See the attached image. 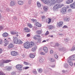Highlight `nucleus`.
<instances>
[{
    "label": "nucleus",
    "mask_w": 75,
    "mask_h": 75,
    "mask_svg": "<svg viewBox=\"0 0 75 75\" xmlns=\"http://www.w3.org/2000/svg\"><path fill=\"white\" fill-rule=\"evenodd\" d=\"M68 59H69L71 61H74V60H75V57H70Z\"/></svg>",
    "instance_id": "19"
},
{
    "label": "nucleus",
    "mask_w": 75,
    "mask_h": 75,
    "mask_svg": "<svg viewBox=\"0 0 75 75\" xmlns=\"http://www.w3.org/2000/svg\"><path fill=\"white\" fill-rule=\"evenodd\" d=\"M13 41L14 43L16 44H23V42L21 40H18V38L16 37H15L13 38Z\"/></svg>",
    "instance_id": "2"
},
{
    "label": "nucleus",
    "mask_w": 75,
    "mask_h": 75,
    "mask_svg": "<svg viewBox=\"0 0 75 75\" xmlns=\"http://www.w3.org/2000/svg\"><path fill=\"white\" fill-rule=\"evenodd\" d=\"M8 40H6V41H4V43H5V44H4V47H6V46H7V44H8Z\"/></svg>",
    "instance_id": "25"
},
{
    "label": "nucleus",
    "mask_w": 75,
    "mask_h": 75,
    "mask_svg": "<svg viewBox=\"0 0 75 75\" xmlns=\"http://www.w3.org/2000/svg\"><path fill=\"white\" fill-rule=\"evenodd\" d=\"M18 3L19 5H22L24 4V2L22 1H19L18 2Z\"/></svg>",
    "instance_id": "26"
},
{
    "label": "nucleus",
    "mask_w": 75,
    "mask_h": 75,
    "mask_svg": "<svg viewBox=\"0 0 75 75\" xmlns=\"http://www.w3.org/2000/svg\"><path fill=\"white\" fill-rule=\"evenodd\" d=\"M75 50V46H74L71 48V51H74Z\"/></svg>",
    "instance_id": "40"
},
{
    "label": "nucleus",
    "mask_w": 75,
    "mask_h": 75,
    "mask_svg": "<svg viewBox=\"0 0 75 75\" xmlns=\"http://www.w3.org/2000/svg\"><path fill=\"white\" fill-rule=\"evenodd\" d=\"M55 2V1H53L52 0H48L46 4H47L48 6H51V5H54V2Z\"/></svg>",
    "instance_id": "4"
},
{
    "label": "nucleus",
    "mask_w": 75,
    "mask_h": 75,
    "mask_svg": "<svg viewBox=\"0 0 75 75\" xmlns=\"http://www.w3.org/2000/svg\"><path fill=\"white\" fill-rule=\"evenodd\" d=\"M59 50L60 51H63L64 50V51H65V50H64V48H62V49H59Z\"/></svg>",
    "instance_id": "48"
},
{
    "label": "nucleus",
    "mask_w": 75,
    "mask_h": 75,
    "mask_svg": "<svg viewBox=\"0 0 75 75\" xmlns=\"http://www.w3.org/2000/svg\"><path fill=\"white\" fill-rule=\"evenodd\" d=\"M67 60L68 61V62L69 63V64L70 66H72L73 65V63L71 62V60H70L69 59H67Z\"/></svg>",
    "instance_id": "14"
},
{
    "label": "nucleus",
    "mask_w": 75,
    "mask_h": 75,
    "mask_svg": "<svg viewBox=\"0 0 75 75\" xmlns=\"http://www.w3.org/2000/svg\"><path fill=\"white\" fill-rule=\"evenodd\" d=\"M64 6L63 4H58L55 5L53 7L54 10H57L59 9V8H61L62 7Z\"/></svg>",
    "instance_id": "3"
},
{
    "label": "nucleus",
    "mask_w": 75,
    "mask_h": 75,
    "mask_svg": "<svg viewBox=\"0 0 75 75\" xmlns=\"http://www.w3.org/2000/svg\"><path fill=\"white\" fill-rule=\"evenodd\" d=\"M63 24H64V22L63 21H60L59 23H57V25H58V27H62V26Z\"/></svg>",
    "instance_id": "10"
},
{
    "label": "nucleus",
    "mask_w": 75,
    "mask_h": 75,
    "mask_svg": "<svg viewBox=\"0 0 75 75\" xmlns=\"http://www.w3.org/2000/svg\"><path fill=\"white\" fill-rule=\"evenodd\" d=\"M8 40L9 41H10V40H11V38H8Z\"/></svg>",
    "instance_id": "59"
},
{
    "label": "nucleus",
    "mask_w": 75,
    "mask_h": 75,
    "mask_svg": "<svg viewBox=\"0 0 75 75\" xmlns=\"http://www.w3.org/2000/svg\"><path fill=\"white\" fill-rule=\"evenodd\" d=\"M16 73L15 72H13L11 73V75H16Z\"/></svg>",
    "instance_id": "44"
},
{
    "label": "nucleus",
    "mask_w": 75,
    "mask_h": 75,
    "mask_svg": "<svg viewBox=\"0 0 75 75\" xmlns=\"http://www.w3.org/2000/svg\"><path fill=\"white\" fill-rule=\"evenodd\" d=\"M4 28L2 26H0V31H1V30H3V29Z\"/></svg>",
    "instance_id": "52"
},
{
    "label": "nucleus",
    "mask_w": 75,
    "mask_h": 75,
    "mask_svg": "<svg viewBox=\"0 0 75 75\" xmlns=\"http://www.w3.org/2000/svg\"><path fill=\"white\" fill-rule=\"evenodd\" d=\"M48 28H49V30H51V28H52V26H51V25H49Z\"/></svg>",
    "instance_id": "50"
},
{
    "label": "nucleus",
    "mask_w": 75,
    "mask_h": 75,
    "mask_svg": "<svg viewBox=\"0 0 75 75\" xmlns=\"http://www.w3.org/2000/svg\"><path fill=\"white\" fill-rule=\"evenodd\" d=\"M27 25L29 28H32V27H33L30 23H28Z\"/></svg>",
    "instance_id": "29"
},
{
    "label": "nucleus",
    "mask_w": 75,
    "mask_h": 75,
    "mask_svg": "<svg viewBox=\"0 0 75 75\" xmlns=\"http://www.w3.org/2000/svg\"><path fill=\"white\" fill-rule=\"evenodd\" d=\"M32 21L33 22L35 23H37V20L36 19H31Z\"/></svg>",
    "instance_id": "31"
},
{
    "label": "nucleus",
    "mask_w": 75,
    "mask_h": 75,
    "mask_svg": "<svg viewBox=\"0 0 75 75\" xmlns=\"http://www.w3.org/2000/svg\"><path fill=\"white\" fill-rule=\"evenodd\" d=\"M41 18L42 20H44L45 18V17L44 16H42Z\"/></svg>",
    "instance_id": "43"
},
{
    "label": "nucleus",
    "mask_w": 75,
    "mask_h": 75,
    "mask_svg": "<svg viewBox=\"0 0 75 75\" xmlns=\"http://www.w3.org/2000/svg\"><path fill=\"white\" fill-rule=\"evenodd\" d=\"M64 20L65 21H69V19L68 18H65L64 19Z\"/></svg>",
    "instance_id": "41"
},
{
    "label": "nucleus",
    "mask_w": 75,
    "mask_h": 75,
    "mask_svg": "<svg viewBox=\"0 0 75 75\" xmlns=\"http://www.w3.org/2000/svg\"><path fill=\"white\" fill-rule=\"evenodd\" d=\"M24 65H29V63L25 62H24Z\"/></svg>",
    "instance_id": "33"
},
{
    "label": "nucleus",
    "mask_w": 75,
    "mask_h": 75,
    "mask_svg": "<svg viewBox=\"0 0 75 75\" xmlns=\"http://www.w3.org/2000/svg\"><path fill=\"white\" fill-rule=\"evenodd\" d=\"M6 70H7L8 71H10L11 69V68L10 67H6Z\"/></svg>",
    "instance_id": "27"
},
{
    "label": "nucleus",
    "mask_w": 75,
    "mask_h": 75,
    "mask_svg": "<svg viewBox=\"0 0 75 75\" xmlns=\"http://www.w3.org/2000/svg\"><path fill=\"white\" fill-rule=\"evenodd\" d=\"M30 57H35V55H34V53H30Z\"/></svg>",
    "instance_id": "35"
},
{
    "label": "nucleus",
    "mask_w": 75,
    "mask_h": 75,
    "mask_svg": "<svg viewBox=\"0 0 75 75\" xmlns=\"http://www.w3.org/2000/svg\"><path fill=\"white\" fill-rule=\"evenodd\" d=\"M63 28H68V26L67 25H64V26L63 27Z\"/></svg>",
    "instance_id": "53"
},
{
    "label": "nucleus",
    "mask_w": 75,
    "mask_h": 75,
    "mask_svg": "<svg viewBox=\"0 0 75 75\" xmlns=\"http://www.w3.org/2000/svg\"><path fill=\"white\" fill-rule=\"evenodd\" d=\"M67 8H62L61 10V13L63 14H65V13L67 12Z\"/></svg>",
    "instance_id": "7"
},
{
    "label": "nucleus",
    "mask_w": 75,
    "mask_h": 75,
    "mask_svg": "<svg viewBox=\"0 0 75 75\" xmlns=\"http://www.w3.org/2000/svg\"><path fill=\"white\" fill-rule=\"evenodd\" d=\"M48 34H49V32L48 31H47L45 33V35H48Z\"/></svg>",
    "instance_id": "42"
},
{
    "label": "nucleus",
    "mask_w": 75,
    "mask_h": 75,
    "mask_svg": "<svg viewBox=\"0 0 75 75\" xmlns=\"http://www.w3.org/2000/svg\"><path fill=\"white\" fill-rule=\"evenodd\" d=\"M33 71L34 74H37V71H36V70L35 69H33Z\"/></svg>",
    "instance_id": "37"
},
{
    "label": "nucleus",
    "mask_w": 75,
    "mask_h": 75,
    "mask_svg": "<svg viewBox=\"0 0 75 75\" xmlns=\"http://www.w3.org/2000/svg\"><path fill=\"white\" fill-rule=\"evenodd\" d=\"M33 39L36 40L38 39V41H40L41 40V36L40 35H36L34 36Z\"/></svg>",
    "instance_id": "6"
},
{
    "label": "nucleus",
    "mask_w": 75,
    "mask_h": 75,
    "mask_svg": "<svg viewBox=\"0 0 75 75\" xmlns=\"http://www.w3.org/2000/svg\"><path fill=\"white\" fill-rule=\"evenodd\" d=\"M30 58H34V57H30Z\"/></svg>",
    "instance_id": "60"
},
{
    "label": "nucleus",
    "mask_w": 75,
    "mask_h": 75,
    "mask_svg": "<svg viewBox=\"0 0 75 75\" xmlns=\"http://www.w3.org/2000/svg\"><path fill=\"white\" fill-rule=\"evenodd\" d=\"M57 54H55L54 55V57H57Z\"/></svg>",
    "instance_id": "63"
},
{
    "label": "nucleus",
    "mask_w": 75,
    "mask_h": 75,
    "mask_svg": "<svg viewBox=\"0 0 75 75\" xmlns=\"http://www.w3.org/2000/svg\"><path fill=\"white\" fill-rule=\"evenodd\" d=\"M39 61H40V62L42 63V62H43L44 61V59H40L39 60Z\"/></svg>",
    "instance_id": "39"
},
{
    "label": "nucleus",
    "mask_w": 75,
    "mask_h": 75,
    "mask_svg": "<svg viewBox=\"0 0 75 75\" xmlns=\"http://www.w3.org/2000/svg\"><path fill=\"white\" fill-rule=\"evenodd\" d=\"M59 45V44H58V43H56L55 44V46H58V45Z\"/></svg>",
    "instance_id": "57"
},
{
    "label": "nucleus",
    "mask_w": 75,
    "mask_h": 75,
    "mask_svg": "<svg viewBox=\"0 0 75 75\" xmlns=\"http://www.w3.org/2000/svg\"><path fill=\"white\" fill-rule=\"evenodd\" d=\"M3 43V40L1 39H0V45Z\"/></svg>",
    "instance_id": "46"
},
{
    "label": "nucleus",
    "mask_w": 75,
    "mask_h": 75,
    "mask_svg": "<svg viewBox=\"0 0 75 75\" xmlns=\"http://www.w3.org/2000/svg\"><path fill=\"white\" fill-rule=\"evenodd\" d=\"M11 33L12 35H14V34H18V32H14V31H12L11 32Z\"/></svg>",
    "instance_id": "22"
},
{
    "label": "nucleus",
    "mask_w": 75,
    "mask_h": 75,
    "mask_svg": "<svg viewBox=\"0 0 75 75\" xmlns=\"http://www.w3.org/2000/svg\"><path fill=\"white\" fill-rule=\"evenodd\" d=\"M14 5V1H12L11 2L10 6H13Z\"/></svg>",
    "instance_id": "24"
},
{
    "label": "nucleus",
    "mask_w": 75,
    "mask_h": 75,
    "mask_svg": "<svg viewBox=\"0 0 75 75\" xmlns=\"http://www.w3.org/2000/svg\"><path fill=\"white\" fill-rule=\"evenodd\" d=\"M0 75H4V73L2 71H0Z\"/></svg>",
    "instance_id": "47"
},
{
    "label": "nucleus",
    "mask_w": 75,
    "mask_h": 75,
    "mask_svg": "<svg viewBox=\"0 0 75 75\" xmlns=\"http://www.w3.org/2000/svg\"><path fill=\"white\" fill-rule=\"evenodd\" d=\"M43 9L45 11H47L48 10V7L46 6H45L43 7Z\"/></svg>",
    "instance_id": "17"
},
{
    "label": "nucleus",
    "mask_w": 75,
    "mask_h": 75,
    "mask_svg": "<svg viewBox=\"0 0 75 75\" xmlns=\"http://www.w3.org/2000/svg\"><path fill=\"white\" fill-rule=\"evenodd\" d=\"M31 0H29L28 1L29 4H31Z\"/></svg>",
    "instance_id": "54"
},
{
    "label": "nucleus",
    "mask_w": 75,
    "mask_h": 75,
    "mask_svg": "<svg viewBox=\"0 0 75 75\" xmlns=\"http://www.w3.org/2000/svg\"><path fill=\"white\" fill-rule=\"evenodd\" d=\"M33 48H32L31 50L33 52H34L37 49V46L35 45V44L33 46Z\"/></svg>",
    "instance_id": "11"
},
{
    "label": "nucleus",
    "mask_w": 75,
    "mask_h": 75,
    "mask_svg": "<svg viewBox=\"0 0 75 75\" xmlns=\"http://www.w3.org/2000/svg\"><path fill=\"white\" fill-rule=\"evenodd\" d=\"M35 44L33 42H26L23 44V47L26 49H28L34 45Z\"/></svg>",
    "instance_id": "1"
},
{
    "label": "nucleus",
    "mask_w": 75,
    "mask_h": 75,
    "mask_svg": "<svg viewBox=\"0 0 75 75\" xmlns=\"http://www.w3.org/2000/svg\"><path fill=\"white\" fill-rule=\"evenodd\" d=\"M58 58V57H55V58H56V59H57V58Z\"/></svg>",
    "instance_id": "64"
},
{
    "label": "nucleus",
    "mask_w": 75,
    "mask_h": 75,
    "mask_svg": "<svg viewBox=\"0 0 75 75\" xmlns=\"http://www.w3.org/2000/svg\"><path fill=\"white\" fill-rule=\"evenodd\" d=\"M35 25L37 27H41V24H40L38 22L35 23Z\"/></svg>",
    "instance_id": "20"
},
{
    "label": "nucleus",
    "mask_w": 75,
    "mask_h": 75,
    "mask_svg": "<svg viewBox=\"0 0 75 75\" xmlns=\"http://www.w3.org/2000/svg\"><path fill=\"white\" fill-rule=\"evenodd\" d=\"M73 0H67L66 1V3L67 4H70V3H71L73 2Z\"/></svg>",
    "instance_id": "18"
},
{
    "label": "nucleus",
    "mask_w": 75,
    "mask_h": 75,
    "mask_svg": "<svg viewBox=\"0 0 75 75\" xmlns=\"http://www.w3.org/2000/svg\"><path fill=\"white\" fill-rule=\"evenodd\" d=\"M16 68L18 70H22V65L20 64H18L16 65Z\"/></svg>",
    "instance_id": "9"
},
{
    "label": "nucleus",
    "mask_w": 75,
    "mask_h": 75,
    "mask_svg": "<svg viewBox=\"0 0 75 75\" xmlns=\"http://www.w3.org/2000/svg\"><path fill=\"white\" fill-rule=\"evenodd\" d=\"M38 71L40 73H41L42 72V69L41 68L38 69Z\"/></svg>",
    "instance_id": "28"
},
{
    "label": "nucleus",
    "mask_w": 75,
    "mask_h": 75,
    "mask_svg": "<svg viewBox=\"0 0 75 75\" xmlns=\"http://www.w3.org/2000/svg\"><path fill=\"white\" fill-rule=\"evenodd\" d=\"M71 57H75V54H73L71 56Z\"/></svg>",
    "instance_id": "62"
},
{
    "label": "nucleus",
    "mask_w": 75,
    "mask_h": 75,
    "mask_svg": "<svg viewBox=\"0 0 75 75\" xmlns=\"http://www.w3.org/2000/svg\"><path fill=\"white\" fill-rule=\"evenodd\" d=\"M68 11H72V9H69Z\"/></svg>",
    "instance_id": "58"
},
{
    "label": "nucleus",
    "mask_w": 75,
    "mask_h": 75,
    "mask_svg": "<svg viewBox=\"0 0 75 75\" xmlns=\"http://www.w3.org/2000/svg\"><path fill=\"white\" fill-rule=\"evenodd\" d=\"M53 52H54V51H53V50H51L50 52V54H52Z\"/></svg>",
    "instance_id": "49"
},
{
    "label": "nucleus",
    "mask_w": 75,
    "mask_h": 75,
    "mask_svg": "<svg viewBox=\"0 0 75 75\" xmlns=\"http://www.w3.org/2000/svg\"><path fill=\"white\" fill-rule=\"evenodd\" d=\"M8 33L5 32L3 34V36L4 37H6L8 36Z\"/></svg>",
    "instance_id": "21"
},
{
    "label": "nucleus",
    "mask_w": 75,
    "mask_h": 75,
    "mask_svg": "<svg viewBox=\"0 0 75 75\" xmlns=\"http://www.w3.org/2000/svg\"><path fill=\"white\" fill-rule=\"evenodd\" d=\"M42 42H46V41L45 40H44L43 41H42Z\"/></svg>",
    "instance_id": "61"
},
{
    "label": "nucleus",
    "mask_w": 75,
    "mask_h": 75,
    "mask_svg": "<svg viewBox=\"0 0 75 75\" xmlns=\"http://www.w3.org/2000/svg\"><path fill=\"white\" fill-rule=\"evenodd\" d=\"M50 60L52 62H54L55 61V60H54V59L52 58L50 59Z\"/></svg>",
    "instance_id": "34"
},
{
    "label": "nucleus",
    "mask_w": 75,
    "mask_h": 75,
    "mask_svg": "<svg viewBox=\"0 0 75 75\" xmlns=\"http://www.w3.org/2000/svg\"><path fill=\"white\" fill-rule=\"evenodd\" d=\"M11 54L12 56H17V55H18L17 52L15 51H12L11 52Z\"/></svg>",
    "instance_id": "8"
},
{
    "label": "nucleus",
    "mask_w": 75,
    "mask_h": 75,
    "mask_svg": "<svg viewBox=\"0 0 75 75\" xmlns=\"http://www.w3.org/2000/svg\"><path fill=\"white\" fill-rule=\"evenodd\" d=\"M37 33L38 34H41V31L40 30H38L37 31Z\"/></svg>",
    "instance_id": "32"
},
{
    "label": "nucleus",
    "mask_w": 75,
    "mask_h": 75,
    "mask_svg": "<svg viewBox=\"0 0 75 75\" xmlns=\"http://www.w3.org/2000/svg\"><path fill=\"white\" fill-rule=\"evenodd\" d=\"M37 6L38 7H41V5L39 2H37Z\"/></svg>",
    "instance_id": "23"
},
{
    "label": "nucleus",
    "mask_w": 75,
    "mask_h": 75,
    "mask_svg": "<svg viewBox=\"0 0 75 75\" xmlns=\"http://www.w3.org/2000/svg\"><path fill=\"white\" fill-rule=\"evenodd\" d=\"M14 47V46L13 44L12 43H11L8 45V48L9 49H10L11 48H13Z\"/></svg>",
    "instance_id": "16"
},
{
    "label": "nucleus",
    "mask_w": 75,
    "mask_h": 75,
    "mask_svg": "<svg viewBox=\"0 0 75 75\" xmlns=\"http://www.w3.org/2000/svg\"><path fill=\"white\" fill-rule=\"evenodd\" d=\"M57 3H61L62 1V0H56Z\"/></svg>",
    "instance_id": "36"
},
{
    "label": "nucleus",
    "mask_w": 75,
    "mask_h": 75,
    "mask_svg": "<svg viewBox=\"0 0 75 75\" xmlns=\"http://www.w3.org/2000/svg\"><path fill=\"white\" fill-rule=\"evenodd\" d=\"M41 55H45V54L43 52H42L40 53Z\"/></svg>",
    "instance_id": "45"
},
{
    "label": "nucleus",
    "mask_w": 75,
    "mask_h": 75,
    "mask_svg": "<svg viewBox=\"0 0 75 75\" xmlns=\"http://www.w3.org/2000/svg\"><path fill=\"white\" fill-rule=\"evenodd\" d=\"M43 50L46 52V53H47L48 52V48L47 47H44L43 48Z\"/></svg>",
    "instance_id": "15"
},
{
    "label": "nucleus",
    "mask_w": 75,
    "mask_h": 75,
    "mask_svg": "<svg viewBox=\"0 0 75 75\" xmlns=\"http://www.w3.org/2000/svg\"><path fill=\"white\" fill-rule=\"evenodd\" d=\"M11 62V60H3L2 61V63H0V67L3 65V64L8 63V62Z\"/></svg>",
    "instance_id": "5"
},
{
    "label": "nucleus",
    "mask_w": 75,
    "mask_h": 75,
    "mask_svg": "<svg viewBox=\"0 0 75 75\" xmlns=\"http://www.w3.org/2000/svg\"><path fill=\"white\" fill-rule=\"evenodd\" d=\"M29 68V67H27L25 68V69H28Z\"/></svg>",
    "instance_id": "55"
},
{
    "label": "nucleus",
    "mask_w": 75,
    "mask_h": 75,
    "mask_svg": "<svg viewBox=\"0 0 75 75\" xmlns=\"http://www.w3.org/2000/svg\"><path fill=\"white\" fill-rule=\"evenodd\" d=\"M41 1H42V2H43V3H44L45 4H47V0H41Z\"/></svg>",
    "instance_id": "30"
},
{
    "label": "nucleus",
    "mask_w": 75,
    "mask_h": 75,
    "mask_svg": "<svg viewBox=\"0 0 75 75\" xmlns=\"http://www.w3.org/2000/svg\"><path fill=\"white\" fill-rule=\"evenodd\" d=\"M51 21V19L50 18H49L48 19V24H50V22Z\"/></svg>",
    "instance_id": "38"
},
{
    "label": "nucleus",
    "mask_w": 75,
    "mask_h": 75,
    "mask_svg": "<svg viewBox=\"0 0 75 75\" xmlns=\"http://www.w3.org/2000/svg\"><path fill=\"white\" fill-rule=\"evenodd\" d=\"M27 37H29L30 36V34H28L27 35Z\"/></svg>",
    "instance_id": "56"
},
{
    "label": "nucleus",
    "mask_w": 75,
    "mask_h": 75,
    "mask_svg": "<svg viewBox=\"0 0 75 75\" xmlns=\"http://www.w3.org/2000/svg\"><path fill=\"white\" fill-rule=\"evenodd\" d=\"M70 6L71 8H75V1L73 3L70 4Z\"/></svg>",
    "instance_id": "13"
},
{
    "label": "nucleus",
    "mask_w": 75,
    "mask_h": 75,
    "mask_svg": "<svg viewBox=\"0 0 75 75\" xmlns=\"http://www.w3.org/2000/svg\"><path fill=\"white\" fill-rule=\"evenodd\" d=\"M2 52H3V50L2 49L0 48V53H2Z\"/></svg>",
    "instance_id": "51"
},
{
    "label": "nucleus",
    "mask_w": 75,
    "mask_h": 75,
    "mask_svg": "<svg viewBox=\"0 0 75 75\" xmlns=\"http://www.w3.org/2000/svg\"><path fill=\"white\" fill-rule=\"evenodd\" d=\"M23 30L26 33L30 32V30L27 27L24 28Z\"/></svg>",
    "instance_id": "12"
}]
</instances>
